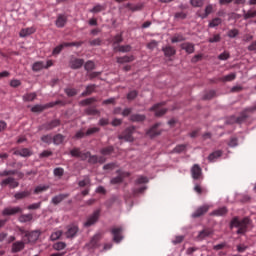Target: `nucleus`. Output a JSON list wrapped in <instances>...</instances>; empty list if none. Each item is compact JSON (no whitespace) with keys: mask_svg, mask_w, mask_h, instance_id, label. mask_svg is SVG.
Segmentation results:
<instances>
[{"mask_svg":"<svg viewBox=\"0 0 256 256\" xmlns=\"http://www.w3.org/2000/svg\"><path fill=\"white\" fill-rule=\"evenodd\" d=\"M147 116L145 114H131L129 116V121L131 123H145Z\"/></svg>","mask_w":256,"mask_h":256,"instance_id":"16","label":"nucleus"},{"mask_svg":"<svg viewBox=\"0 0 256 256\" xmlns=\"http://www.w3.org/2000/svg\"><path fill=\"white\" fill-rule=\"evenodd\" d=\"M55 105H61L62 107H65L67 103H65L63 100H57L55 102H49L44 105L36 104L31 108L32 113H43L46 109H51L55 107Z\"/></svg>","mask_w":256,"mask_h":256,"instance_id":"2","label":"nucleus"},{"mask_svg":"<svg viewBox=\"0 0 256 256\" xmlns=\"http://www.w3.org/2000/svg\"><path fill=\"white\" fill-rule=\"evenodd\" d=\"M221 155H223V152L221 150H217V151L212 152L208 156L209 163H213V162L217 161V159H219V157H221Z\"/></svg>","mask_w":256,"mask_h":256,"instance_id":"29","label":"nucleus"},{"mask_svg":"<svg viewBox=\"0 0 256 256\" xmlns=\"http://www.w3.org/2000/svg\"><path fill=\"white\" fill-rule=\"evenodd\" d=\"M208 43H221V34H213L208 38Z\"/></svg>","mask_w":256,"mask_h":256,"instance_id":"47","label":"nucleus"},{"mask_svg":"<svg viewBox=\"0 0 256 256\" xmlns=\"http://www.w3.org/2000/svg\"><path fill=\"white\" fill-rule=\"evenodd\" d=\"M20 223H29L33 221V214H21L18 218Z\"/></svg>","mask_w":256,"mask_h":256,"instance_id":"32","label":"nucleus"},{"mask_svg":"<svg viewBox=\"0 0 256 256\" xmlns=\"http://www.w3.org/2000/svg\"><path fill=\"white\" fill-rule=\"evenodd\" d=\"M117 175L116 177L112 178L110 180L111 185H121L123 183L125 177H130L131 173L129 172H122L121 170L116 171Z\"/></svg>","mask_w":256,"mask_h":256,"instance_id":"8","label":"nucleus"},{"mask_svg":"<svg viewBox=\"0 0 256 256\" xmlns=\"http://www.w3.org/2000/svg\"><path fill=\"white\" fill-rule=\"evenodd\" d=\"M95 89H97V85L95 84L86 86L85 91L81 93V97H89V95H92L95 92Z\"/></svg>","mask_w":256,"mask_h":256,"instance_id":"27","label":"nucleus"},{"mask_svg":"<svg viewBox=\"0 0 256 256\" xmlns=\"http://www.w3.org/2000/svg\"><path fill=\"white\" fill-rule=\"evenodd\" d=\"M35 33V28H24L20 31L19 36L20 37H29V35H33Z\"/></svg>","mask_w":256,"mask_h":256,"instance_id":"35","label":"nucleus"},{"mask_svg":"<svg viewBox=\"0 0 256 256\" xmlns=\"http://www.w3.org/2000/svg\"><path fill=\"white\" fill-rule=\"evenodd\" d=\"M113 153H115V146L113 145H109L100 149V155L105 157L113 155Z\"/></svg>","mask_w":256,"mask_h":256,"instance_id":"24","label":"nucleus"},{"mask_svg":"<svg viewBox=\"0 0 256 256\" xmlns=\"http://www.w3.org/2000/svg\"><path fill=\"white\" fill-rule=\"evenodd\" d=\"M85 65V60L83 58H77L75 56H72L69 61V67L71 69L77 70L81 69Z\"/></svg>","mask_w":256,"mask_h":256,"instance_id":"11","label":"nucleus"},{"mask_svg":"<svg viewBox=\"0 0 256 256\" xmlns=\"http://www.w3.org/2000/svg\"><path fill=\"white\" fill-rule=\"evenodd\" d=\"M190 5L197 8V7H203L205 5L204 0H190Z\"/></svg>","mask_w":256,"mask_h":256,"instance_id":"57","label":"nucleus"},{"mask_svg":"<svg viewBox=\"0 0 256 256\" xmlns=\"http://www.w3.org/2000/svg\"><path fill=\"white\" fill-rule=\"evenodd\" d=\"M13 155H17L18 157H31V155H33V151L29 148H22L20 150H15Z\"/></svg>","mask_w":256,"mask_h":256,"instance_id":"20","label":"nucleus"},{"mask_svg":"<svg viewBox=\"0 0 256 256\" xmlns=\"http://www.w3.org/2000/svg\"><path fill=\"white\" fill-rule=\"evenodd\" d=\"M235 79H237L236 73H230L226 76L219 77V81L222 83H229L231 81H235Z\"/></svg>","mask_w":256,"mask_h":256,"instance_id":"28","label":"nucleus"},{"mask_svg":"<svg viewBox=\"0 0 256 256\" xmlns=\"http://www.w3.org/2000/svg\"><path fill=\"white\" fill-rule=\"evenodd\" d=\"M71 157H76L79 159L81 157V148L75 147L72 150H70Z\"/></svg>","mask_w":256,"mask_h":256,"instance_id":"50","label":"nucleus"},{"mask_svg":"<svg viewBox=\"0 0 256 256\" xmlns=\"http://www.w3.org/2000/svg\"><path fill=\"white\" fill-rule=\"evenodd\" d=\"M191 175L192 178L197 181L203 177V170L201 169V166L199 164H194L191 168Z\"/></svg>","mask_w":256,"mask_h":256,"instance_id":"14","label":"nucleus"},{"mask_svg":"<svg viewBox=\"0 0 256 256\" xmlns=\"http://www.w3.org/2000/svg\"><path fill=\"white\" fill-rule=\"evenodd\" d=\"M67 247V244L65 242H56L53 244L52 248L54 251H63Z\"/></svg>","mask_w":256,"mask_h":256,"instance_id":"45","label":"nucleus"},{"mask_svg":"<svg viewBox=\"0 0 256 256\" xmlns=\"http://www.w3.org/2000/svg\"><path fill=\"white\" fill-rule=\"evenodd\" d=\"M212 13H213V5L209 4L205 8V12L202 14H199V17H201V19H207L209 15H211Z\"/></svg>","mask_w":256,"mask_h":256,"instance_id":"34","label":"nucleus"},{"mask_svg":"<svg viewBox=\"0 0 256 256\" xmlns=\"http://www.w3.org/2000/svg\"><path fill=\"white\" fill-rule=\"evenodd\" d=\"M61 126V120L54 119L48 122L43 123L38 126V131H53V129Z\"/></svg>","mask_w":256,"mask_h":256,"instance_id":"5","label":"nucleus"},{"mask_svg":"<svg viewBox=\"0 0 256 256\" xmlns=\"http://www.w3.org/2000/svg\"><path fill=\"white\" fill-rule=\"evenodd\" d=\"M77 233H79V227H77V225L67 226V231L65 233L67 239H73Z\"/></svg>","mask_w":256,"mask_h":256,"instance_id":"17","label":"nucleus"},{"mask_svg":"<svg viewBox=\"0 0 256 256\" xmlns=\"http://www.w3.org/2000/svg\"><path fill=\"white\" fill-rule=\"evenodd\" d=\"M135 131H137V126H129L122 132V134L118 135V139L120 141H126L127 143H133L135 141V137H133Z\"/></svg>","mask_w":256,"mask_h":256,"instance_id":"3","label":"nucleus"},{"mask_svg":"<svg viewBox=\"0 0 256 256\" xmlns=\"http://www.w3.org/2000/svg\"><path fill=\"white\" fill-rule=\"evenodd\" d=\"M25 249V242L16 241L12 244L11 253H19Z\"/></svg>","mask_w":256,"mask_h":256,"instance_id":"19","label":"nucleus"},{"mask_svg":"<svg viewBox=\"0 0 256 256\" xmlns=\"http://www.w3.org/2000/svg\"><path fill=\"white\" fill-rule=\"evenodd\" d=\"M40 141L46 143V145H51V143H53V136L51 134L43 135L41 136Z\"/></svg>","mask_w":256,"mask_h":256,"instance_id":"43","label":"nucleus"},{"mask_svg":"<svg viewBox=\"0 0 256 256\" xmlns=\"http://www.w3.org/2000/svg\"><path fill=\"white\" fill-rule=\"evenodd\" d=\"M249 110L245 108L243 111L240 112V115L237 118V125H243L249 119Z\"/></svg>","mask_w":256,"mask_h":256,"instance_id":"18","label":"nucleus"},{"mask_svg":"<svg viewBox=\"0 0 256 256\" xmlns=\"http://www.w3.org/2000/svg\"><path fill=\"white\" fill-rule=\"evenodd\" d=\"M85 115H101V111H99L95 106H89L84 110Z\"/></svg>","mask_w":256,"mask_h":256,"instance_id":"30","label":"nucleus"},{"mask_svg":"<svg viewBox=\"0 0 256 256\" xmlns=\"http://www.w3.org/2000/svg\"><path fill=\"white\" fill-rule=\"evenodd\" d=\"M64 93L67 95V97H75L79 91L75 88H65Z\"/></svg>","mask_w":256,"mask_h":256,"instance_id":"40","label":"nucleus"},{"mask_svg":"<svg viewBox=\"0 0 256 256\" xmlns=\"http://www.w3.org/2000/svg\"><path fill=\"white\" fill-rule=\"evenodd\" d=\"M255 17H256V10H248V11L243 10V18L245 20L255 19Z\"/></svg>","mask_w":256,"mask_h":256,"instance_id":"38","label":"nucleus"},{"mask_svg":"<svg viewBox=\"0 0 256 256\" xmlns=\"http://www.w3.org/2000/svg\"><path fill=\"white\" fill-rule=\"evenodd\" d=\"M131 49H132L131 45H120L119 53H130Z\"/></svg>","mask_w":256,"mask_h":256,"instance_id":"62","label":"nucleus"},{"mask_svg":"<svg viewBox=\"0 0 256 256\" xmlns=\"http://www.w3.org/2000/svg\"><path fill=\"white\" fill-rule=\"evenodd\" d=\"M212 234H213V232L211 230L203 229L202 231H200L198 233L197 239L203 240V239H205L206 237H209Z\"/></svg>","mask_w":256,"mask_h":256,"instance_id":"37","label":"nucleus"},{"mask_svg":"<svg viewBox=\"0 0 256 256\" xmlns=\"http://www.w3.org/2000/svg\"><path fill=\"white\" fill-rule=\"evenodd\" d=\"M65 47H67V45H65V42L56 46L52 51V55H59L61 53V51H63V49H65Z\"/></svg>","mask_w":256,"mask_h":256,"instance_id":"46","label":"nucleus"},{"mask_svg":"<svg viewBox=\"0 0 256 256\" xmlns=\"http://www.w3.org/2000/svg\"><path fill=\"white\" fill-rule=\"evenodd\" d=\"M237 125V118L235 115H231L230 117L227 118L226 120V125Z\"/></svg>","mask_w":256,"mask_h":256,"instance_id":"64","label":"nucleus"},{"mask_svg":"<svg viewBox=\"0 0 256 256\" xmlns=\"http://www.w3.org/2000/svg\"><path fill=\"white\" fill-rule=\"evenodd\" d=\"M53 151L51 150H44L39 154L40 159H46L47 157H52Z\"/></svg>","mask_w":256,"mask_h":256,"instance_id":"58","label":"nucleus"},{"mask_svg":"<svg viewBox=\"0 0 256 256\" xmlns=\"http://www.w3.org/2000/svg\"><path fill=\"white\" fill-rule=\"evenodd\" d=\"M182 41H185V38L182 34H176L172 39L171 43H181Z\"/></svg>","mask_w":256,"mask_h":256,"instance_id":"59","label":"nucleus"},{"mask_svg":"<svg viewBox=\"0 0 256 256\" xmlns=\"http://www.w3.org/2000/svg\"><path fill=\"white\" fill-rule=\"evenodd\" d=\"M125 8L129 9L130 11H141V9H143V5L141 4L133 5L131 3H127L125 5Z\"/></svg>","mask_w":256,"mask_h":256,"instance_id":"42","label":"nucleus"},{"mask_svg":"<svg viewBox=\"0 0 256 256\" xmlns=\"http://www.w3.org/2000/svg\"><path fill=\"white\" fill-rule=\"evenodd\" d=\"M215 97H217L216 90L205 91L204 95L202 96V101H211V99H215Z\"/></svg>","mask_w":256,"mask_h":256,"instance_id":"25","label":"nucleus"},{"mask_svg":"<svg viewBox=\"0 0 256 256\" xmlns=\"http://www.w3.org/2000/svg\"><path fill=\"white\" fill-rule=\"evenodd\" d=\"M135 59V56H121L116 58V63H119L120 65H123V63H133V60Z\"/></svg>","mask_w":256,"mask_h":256,"instance_id":"26","label":"nucleus"},{"mask_svg":"<svg viewBox=\"0 0 256 256\" xmlns=\"http://www.w3.org/2000/svg\"><path fill=\"white\" fill-rule=\"evenodd\" d=\"M19 213H23V208L16 206V207H7L2 211V215L4 217L11 216V215H18Z\"/></svg>","mask_w":256,"mask_h":256,"instance_id":"13","label":"nucleus"},{"mask_svg":"<svg viewBox=\"0 0 256 256\" xmlns=\"http://www.w3.org/2000/svg\"><path fill=\"white\" fill-rule=\"evenodd\" d=\"M237 229L236 235H246L249 229L253 227V220L249 217L239 219V216H235L230 221V229Z\"/></svg>","mask_w":256,"mask_h":256,"instance_id":"1","label":"nucleus"},{"mask_svg":"<svg viewBox=\"0 0 256 256\" xmlns=\"http://www.w3.org/2000/svg\"><path fill=\"white\" fill-rule=\"evenodd\" d=\"M210 206L208 204H204L200 207H198L194 213H192L191 217L192 219H199V217H203L206 213L209 212Z\"/></svg>","mask_w":256,"mask_h":256,"instance_id":"12","label":"nucleus"},{"mask_svg":"<svg viewBox=\"0 0 256 256\" xmlns=\"http://www.w3.org/2000/svg\"><path fill=\"white\" fill-rule=\"evenodd\" d=\"M121 43H123V32H121L120 34H116L112 38V45H121Z\"/></svg>","mask_w":256,"mask_h":256,"instance_id":"39","label":"nucleus"},{"mask_svg":"<svg viewBox=\"0 0 256 256\" xmlns=\"http://www.w3.org/2000/svg\"><path fill=\"white\" fill-rule=\"evenodd\" d=\"M66 24H67V16H65V14H59L55 21L56 27H58L59 29H62V27H65Z\"/></svg>","mask_w":256,"mask_h":256,"instance_id":"22","label":"nucleus"},{"mask_svg":"<svg viewBox=\"0 0 256 256\" xmlns=\"http://www.w3.org/2000/svg\"><path fill=\"white\" fill-rule=\"evenodd\" d=\"M165 105H167V101L156 103L149 108V111L154 113L155 117H163V115H167V112L169 111L168 108H161L165 107Z\"/></svg>","mask_w":256,"mask_h":256,"instance_id":"4","label":"nucleus"},{"mask_svg":"<svg viewBox=\"0 0 256 256\" xmlns=\"http://www.w3.org/2000/svg\"><path fill=\"white\" fill-rule=\"evenodd\" d=\"M105 7H103L101 4H97L92 9H90V13H101V11H104Z\"/></svg>","mask_w":256,"mask_h":256,"instance_id":"61","label":"nucleus"},{"mask_svg":"<svg viewBox=\"0 0 256 256\" xmlns=\"http://www.w3.org/2000/svg\"><path fill=\"white\" fill-rule=\"evenodd\" d=\"M145 183H149V178L145 176H140L135 181V185H145Z\"/></svg>","mask_w":256,"mask_h":256,"instance_id":"55","label":"nucleus"},{"mask_svg":"<svg viewBox=\"0 0 256 256\" xmlns=\"http://www.w3.org/2000/svg\"><path fill=\"white\" fill-rule=\"evenodd\" d=\"M99 241H101V235H94L90 240V247H92V249L99 247Z\"/></svg>","mask_w":256,"mask_h":256,"instance_id":"33","label":"nucleus"},{"mask_svg":"<svg viewBox=\"0 0 256 256\" xmlns=\"http://www.w3.org/2000/svg\"><path fill=\"white\" fill-rule=\"evenodd\" d=\"M53 173H54V177H59V179H61V177L65 175V169L61 167H57L54 169Z\"/></svg>","mask_w":256,"mask_h":256,"instance_id":"49","label":"nucleus"},{"mask_svg":"<svg viewBox=\"0 0 256 256\" xmlns=\"http://www.w3.org/2000/svg\"><path fill=\"white\" fill-rule=\"evenodd\" d=\"M45 64L43 62H35L32 65V70L35 71L36 73L41 71V69H45Z\"/></svg>","mask_w":256,"mask_h":256,"instance_id":"48","label":"nucleus"},{"mask_svg":"<svg viewBox=\"0 0 256 256\" xmlns=\"http://www.w3.org/2000/svg\"><path fill=\"white\" fill-rule=\"evenodd\" d=\"M67 198H69V193H61V194H58V195L52 197L51 203H52V205L57 207V205H59L60 203H63V201H65V199H67Z\"/></svg>","mask_w":256,"mask_h":256,"instance_id":"15","label":"nucleus"},{"mask_svg":"<svg viewBox=\"0 0 256 256\" xmlns=\"http://www.w3.org/2000/svg\"><path fill=\"white\" fill-rule=\"evenodd\" d=\"M95 101H97V98L95 97L87 98L81 101V105H92V103H95Z\"/></svg>","mask_w":256,"mask_h":256,"instance_id":"63","label":"nucleus"},{"mask_svg":"<svg viewBox=\"0 0 256 256\" xmlns=\"http://www.w3.org/2000/svg\"><path fill=\"white\" fill-rule=\"evenodd\" d=\"M31 195V192L29 191H22V192H17L14 197L17 200L25 199Z\"/></svg>","mask_w":256,"mask_h":256,"instance_id":"41","label":"nucleus"},{"mask_svg":"<svg viewBox=\"0 0 256 256\" xmlns=\"http://www.w3.org/2000/svg\"><path fill=\"white\" fill-rule=\"evenodd\" d=\"M187 150V145L179 144L173 149V153H183V151Z\"/></svg>","mask_w":256,"mask_h":256,"instance_id":"54","label":"nucleus"},{"mask_svg":"<svg viewBox=\"0 0 256 256\" xmlns=\"http://www.w3.org/2000/svg\"><path fill=\"white\" fill-rule=\"evenodd\" d=\"M180 47L183 51H186L188 55L195 53V45L193 43H190V42L182 43Z\"/></svg>","mask_w":256,"mask_h":256,"instance_id":"23","label":"nucleus"},{"mask_svg":"<svg viewBox=\"0 0 256 256\" xmlns=\"http://www.w3.org/2000/svg\"><path fill=\"white\" fill-rule=\"evenodd\" d=\"M227 211H228L227 207H222L217 210H214L212 212V215H219V216L227 215Z\"/></svg>","mask_w":256,"mask_h":256,"instance_id":"52","label":"nucleus"},{"mask_svg":"<svg viewBox=\"0 0 256 256\" xmlns=\"http://www.w3.org/2000/svg\"><path fill=\"white\" fill-rule=\"evenodd\" d=\"M37 99V94L36 93H28L23 96V100L30 102V101H35Z\"/></svg>","mask_w":256,"mask_h":256,"instance_id":"51","label":"nucleus"},{"mask_svg":"<svg viewBox=\"0 0 256 256\" xmlns=\"http://www.w3.org/2000/svg\"><path fill=\"white\" fill-rule=\"evenodd\" d=\"M12 183H15V178L8 177L1 181L0 185L1 187H6V185H11Z\"/></svg>","mask_w":256,"mask_h":256,"instance_id":"56","label":"nucleus"},{"mask_svg":"<svg viewBox=\"0 0 256 256\" xmlns=\"http://www.w3.org/2000/svg\"><path fill=\"white\" fill-rule=\"evenodd\" d=\"M239 35V30L234 28L228 31L227 36L230 39H235V37H237Z\"/></svg>","mask_w":256,"mask_h":256,"instance_id":"60","label":"nucleus"},{"mask_svg":"<svg viewBox=\"0 0 256 256\" xmlns=\"http://www.w3.org/2000/svg\"><path fill=\"white\" fill-rule=\"evenodd\" d=\"M162 51L164 53V57H173L177 55V50L173 46L162 47Z\"/></svg>","mask_w":256,"mask_h":256,"instance_id":"21","label":"nucleus"},{"mask_svg":"<svg viewBox=\"0 0 256 256\" xmlns=\"http://www.w3.org/2000/svg\"><path fill=\"white\" fill-rule=\"evenodd\" d=\"M221 23H223V20L219 17H216L209 22L208 27L209 29H213L215 27H219Z\"/></svg>","mask_w":256,"mask_h":256,"instance_id":"36","label":"nucleus"},{"mask_svg":"<svg viewBox=\"0 0 256 256\" xmlns=\"http://www.w3.org/2000/svg\"><path fill=\"white\" fill-rule=\"evenodd\" d=\"M84 69H85V71H93V69H95V62L88 60L84 64Z\"/></svg>","mask_w":256,"mask_h":256,"instance_id":"53","label":"nucleus"},{"mask_svg":"<svg viewBox=\"0 0 256 256\" xmlns=\"http://www.w3.org/2000/svg\"><path fill=\"white\" fill-rule=\"evenodd\" d=\"M110 233L112 235V241L114 243H121L122 240L124 239L123 236V226L120 227H113L112 229H110Z\"/></svg>","mask_w":256,"mask_h":256,"instance_id":"6","label":"nucleus"},{"mask_svg":"<svg viewBox=\"0 0 256 256\" xmlns=\"http://www.w3.org/2000/svg\"><path fill=\"white\" fill-rule=\"evenodd\" d=\"M138 96H139V91L132 90V91L128 92L126 99L128 101H135V99H137Z\"/></svg>","mask_w":256,"mask_h":256,"instance_id":"44","label":"nucleus"},{"mask_svg":"<svg viewBox=\"0 0 256 256\" xmlns=\"http://www.w3.org/2000/svg\"><path fill=\"white\" fill-rule=\"evenodd\" d=\"M99 217H101V210L94 211L86 220L84 223V227H92V225H95L97 221H99Z\"/></svg>","mask_w":256,"mask_h":256,"instance_id":"9","label":"nucleus"},{"mask_svg":"<svg viewBox=\"0 0 256 256\" xmlns=\"http://www.w3.org/2000/svg\"><path fill=\"white\" fill-rule=\"evenodd\" d=\"M65 141V136L63 134H56L52 137V143L54 145H61Z\"/></svg>","mask_w":256,"mask_h":256,"instance_id":"31","label":"nucleus"},{"mask_svg":"<svg viewBox=\"0 0 256 256\" xmlns=\"http://www.w3.org/2000/svg\"><path fill=\"white\" fill-rule=\"evenodd\" d=\"M24 237H26L27 243H37L39 237H41V232L39 230L28 231Z\"/></svg>","mask_w":256,"mask_h":256,"instance_id":"10","label":"nucleus"},{"mask_svg":"<svg viewBox=\"0 0 256 256\" xmlns=\"http://www.w3.org/2000/svg\"><path fill=\"white\" fill-rule=\"evenodd\" d=\"M161 127V123L157 122L154 125H152L147 131L146 135L147 137H150V139H155V137H159L163 131L159 130Z\"/></svg>","mask_w":256,"mask_h":256,"instance_id":"7","label":"nucleus"}]
</instances>
